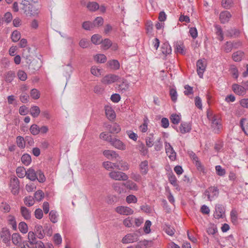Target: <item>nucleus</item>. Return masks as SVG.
I'll use <instances>...</instances> for the list:
<instances>
[{
	"label": "nucleus",
	"instance_id": "nucleus-10",
	"mask_svg": "<svg viewBox=\"0 0 248 248\" xmlns=\"http://www.w3.org/2000/svg\"><path fill=\"white\" fill-rule=\"evenodd\" d=\"M119 77L115 75L109 74L105 76L101 79V82L104 84H110L117 81Z\"/></svg>",
	"mask_w": 248,
	"mask_h": 248
},
{
	"label": "nucleus",
	"instance_id": "nucleus-48",
	"mask_svg": "<svg viewBox=\"0 0 248 248\" xmlns=\"http://www.w3.org/2000/svg\"><path fill=\"white\" fill-rule=\"evenodd\" d=\"M49 219L50 221L54 223L57 222L58 221V215L57 212L54 210H51L49 212Z\"/></svg>",
	"mask_w": 248,
	"mask_h": 248
},
{
	"label": "nucleus",
	"instance_id": "nucleus-37",
	"mask_svg": "<svg viewBox=\"0 0 248 248\" xmlns=\"http://www.w3.org/2000/svg\"><path fill=\"white\" fill-rule=\"evenodd\" d=\"M146 145L148 147H151L153 146L155 138L153 133L150 134L146 138Z\"/></svg>",
	"mask_w": 248,
	"mask_h": 248
},
{
	"label": "nucleus",
	"instance_id": "nucleus-35",
	"mask_svg": "<svg viewBox=\"0 0 248 248\" xmlns=\"http://www.w3.org/2000/svg\"><path fill=\"white\" fill-rule=\"evenodd\" d=\"M28 239L29 242L31 245H34L35 243H37L36 234L33 232L30 231L28 232Z\"/></svg>",
	"mask_w": 248,
	"mask_h": 248
},
{
	"label": "nucleus",
	"instance_id": "nucleus-64",
	"mask_svg": "<svg viewBox=\"0 0 248 248\" xmlns=\"http://www.w3.org/2000/svg\"><path fill=\"white\" fill-rule=\"evenodd\" d=\"M104 20L101 17H96L93 22V26L94 27H99L103 25Z\"/></svg>",
	"mask_w": 248,
	"mask_h": 248
},
{
	"label": "nucleus",
	"instance_id": "nucleus-11",
	"mask_svg": "<svg viewBox=\"0 0 248 248\" xmlns=\"http://www.w3.org/2000/svg\"><path fill=\"white\" fill-rule=\"evenodd\" d=\"M148 161L145 160L141 161L139 165V169L140 174L143 176L146 175L149 170Z\"/></svg>",
	"mask_w": 248,
	"mask_h": 248
},
{
	"label": "nucleus",
	"instance_id": "nucleus-44",
	"mask_svg": "<svg viewBox=\"0 0 248 248\" xmlns=\"http://www.w3.org/2000/svg\"><path fill=\"white\" fill-rule=\"evenodd\" d=\"M18 229L20 232L23 234L26 233L28 231V225L24 222H21L19 223Z\"/></svg>",
	"mask_w": 248,
	"mask_h": 248
},
{
	"label": "nucleus",
	"instance_id": "nucleus-31",
	"mask_svg": "<svg viewBox=\"0 0 248 248\" xmlns=\"http://www.w3.org/2000/svg\"><path fill=\"white\" fill-rule=\"evenodd\" d=\"M162 53L165 55H167L171 52V48L170 45L168 43H164L161 47Z\"/></svg>",
	"mask_w": 248,
	"mask_h": 248
},
{
	"label": "nucleus",
	"instance_id": "nucleus-22",
	"mask_svg": "<svg viewBox=\"0 0 248 248\" xmlns=\"http://www.w3.org/2000/svg\"><path fill=\"white\" fill-rule=\"evenodd\" d=\"M34 231L36 233L37 237L40 239H43L45 236V233L42 225L37 224L35 226Z\"/></svg>",
	"mask_w": 248,
	"mask_h": 248
},
{
	"label": "nucleus",
	"instance_id": "nucleus-19",
	"mask_svg": "<svg viewBox=\"0 0 248 248\" xmlns=\"http://www.w3.org/2000/svg\"><path fill=\"white\" fill-rule=\"evenodd\" d=\"M191 129V125L190 123L183 122L181 124L179 127V131L182 134L188 133Z\"/></svg>",
	"mask_w": 248,
	"mask_h": 248
},
{
	"label": "nucleus",
	"instance_id": "nucleus-17",
	"mask_svg": "<svg viewBox=\"0 0 248 248\" xmlns=\"http://www.w3.org/2000/svg\"><path fill=\"white\" fill-rule=\"evenodd\" d=\"M232 16L228 11H223L220 13L219 15V19L221 23L224 24L228 22Z\"/></svg>",
	"mask_w": 248,
	"mask_h": 248
},
{
	"label": "nucleus",
	"instance_id": "nucleus-6",
	"mask_svg": "<svg viewBox=\"0 0 248 248\" xmlns=\"http://www.w3.org/2000/svg\"><path fill=\"white\" fill-rule=\"evenodd\" d=\"M139 235L136 233H129L125 235L122 240L123 244H129L138 241Z\"/></svg>",
	"mask_w": 248,
	"mask_h": 248
},
{
	"label": "nucleus",
	"instance_id": "nucleus-55",
	"mask_svg": "<svg viewBox=\"0 0 248 248\" xmlns=\"http://www.w3.org/2000/svg\"><path fill=\"white\" fill-rule=\"evenodd\" d=\"M15 77V73L14 72L10 71L6 73L5 75V80L7 82H11Z\"/></svg>",
	"mask_w": 248,
	"mask_h": 248
},
{
	"label": "nucleus",
	"instance_id": "nucleus-27",
	"mask_svg": "<svg viewBox=\"0 0 248 248\" xmlns=\"http://www.w3.org/2000/svg\"><path fill=\"white\" fill-rule=\"evenodd\" d=\"M38 0H22L21 4L23 6L22 9L24 10L25 12L27 11V8L28 6L36 4Z\"/></svg>",
	"mask_w": 248,
	"mask_h": 248
},
{
	"label": "nucleus",
	"instance_id": "nucleus-25",
	"mask_svg": "<svg viewBox=\"0 0 248 248\" xmlns=\"http://www.w3.org/2000/svg\"><path fill=\"white\" fill-rule=\"evenodd\" d=\"M63 69L64 76L66 77L69 78L73 71L74 68L71 63H69L67 65H64L63 66Z\"/></svg>",
	"mask_w": 248,
	"mask_h": 248
},
{
	"label": "nucleus",
	"instance_id": "nucleus-45",
	"mask_svg": "<svg viewBox=\"0 0 248 248\" xmlns=\"http://www.w3.org/2000/svg\"><path fill=\"white\" fill-rule=\"evenodd\" d=\"M101 43V47L105 50L108 49L112 46V42L108 39H105Z\"/></svg>",
	"mask_w": 248,
	"mask_h": 248
},
{
	"label": "nucleus",
	"instance_id": "nucleus-63",
	"mask_svg": "<svg viewBox=\"0 0 248 248\" xmlns=\"http://www.w3.org/2000/svg\"><path fill=\"white\" fill-rule=\"evenodd\" d=\"M222 5L225 9H230L233 5L232 0H222Z\"/></svg>",
	"mask_w": 248,
	"mask_h": 248
},
{
	"label": "nucleus",
	"instance_id": "nucleus-30",
	"mask_svg": "<svg viewBox=\"0 0 248 248\" xmlns=\"http://www.w3.org/2000/svg\"><path fill=\"white\" fill-rule=\"evenodd\" d=\"M26 140L20 136H18L16 138V143L17 146L20 149H24L26 146Z\"/></svg>",
	"mask_w": 248,
	"mask_h": 248
},
{
	"label": "nucleus",
	"instance_id": "nucleus-13",
	"mask_svg": "<svg viewBox=\"0 0 248 248\" xmlns=\"http://www.w3.org/2000/svg\"><path fill=\"white\" fill-rule=\"evenodd\" d=\"M27 11L25 12L26 14H29L31 16H37L39 13V7L36 4H32L28 6Z\"/></svg>",
	"mask_w": 248,
	"mask_h": 248
},
{
	"label": "nucleus",
	"instance_id": "nucleus-12",
	"mask_svg": "<svg viewBox=\"0 0 248 248\" xmlns=\"http://www.w3.org/2000/svg\"><path fill=\"white\" fill-rule=\"evenodd\" d=\"M225 215V209L221 204H217L215 206V212H214V217L216 218L219 219L223 218Z\"/></svg>",
	"mask_w": 248,
	"mask_h": 248
},
{
	"label": "nucleus",
	"instance_id": "nucleus-47",
	"mask_svg": "<svg viewBox=\"0 0 248 248\" xmlns=\"http://www.w3.org/2000/svg\"><path fill=\"white\" fill-rule=\"evenodd\" d=\"M130 178L137 183H140L142 180L141 174L137 172H132L130 174Z\"/></svg>",
	"mask_w": 248,
	"mask_h": 248
},
{
	"label": "nucleus",
	"instance_id": "nucleus-18",
	"mask_svg": "<svg viewBox=\"0 0 248 248\" xmlns=\"http://www.w3.org/2000/svg\"><path fill=\"white\" fill-rule=\"evenodd\" d=\"M105 110L106 116L109 120H112L115 118V112L110 106H106Z\"/></svg>",
	"mask_w": 248,
	"mask_h": 248
},
{
	"label": "nucleus",
	"instance_id": "nucleus-20",
	"mask_svg": "<svg viewBox=\"0 0 248 248\" xmlns=\"http://www.w3.org/2000/svg\"><path fill=\"white\" fill-rule=\"evenodd\" d=\"M26 176L31 181H34L37 178V171L31 168H29L26 171Z\"/></svg>",
	"mask_w": 248,
	"mask_h": 248
},
{
	"label": "nucleus",
	"instance_id": "nucleus-53",
	"mask_svg": "<svg viewBox=\"0 0 248 248\" xmlns=\"http://www.w3.org/2000/svg\"><path fill=\"white\" fill-rule=\"evenodd\" d=\"M217 174L220 176H223L226 174V170L222 168L220 165H217L215 167Z\"/></svg>",
	"mask_w": 248,
	"mask_h": 248
},
{
	"label": "nucleus",
	"instance_id": "nucleus-14",
	"mask_svg": "<svg viewBox=\"0 0 248 248\" xmlns=\"http://www.w3.org/2000/svg\"><path fill=\"white\" fill-rule=\"evenodd\" d=\"M110 143L112 146L118 150H124L126 149L125 145L119 139L113 138L110 140Z\"/></svg>",
	"mask_w": 248,
	"mask_h": 248
},
{
	"label": "nucleus",
	"instance_id": "nucleus-57",
	"mask_svg": "<svg viewBox=\"0 0 248 248\" xmlns=\"http://www.w3.org/2000/svg\"><path fill=\"white\" fill-rule=\"evenodd\" d=\"M100 138L110 143V140L112 139L111 136L106 132H102L100 134Z\"/></svg>",
	"mask_w": 248,
	"mask_h": 248
},
{
	"label": "nucleus",
	"instance_id": "nucleus-38",
	"mask_svg": "<svg viewBox=\"0 0 248 248\" xmlns=\"http://www.w3.org/2000/svg\"><path fill=\"white\" fill-rule=\"evenodd\" d=\"M87 8L91 11L94 12L99 8V4L96 2H89L87 5Z\"/></svg>",
	"mask_w": 248,
	"mask_h": 248
},
{
	"label": "nucleus",
	"instance_id": "nucleus-16",
	"mask_svg": "<svg viewBox=\"0 0 248 248\" xmlns=\"http://www.w3.org/2000/svg\"><path fill=\"white\" fill-rule=\"evenodd\" d=\"M232 88L233 92L239 95H244L246 93V89L242 86L234 84L232 85Z\"/></svg>",
	"mask_w": 248,
	"mask_h": 248
},
{
	"label": "nucleus",
	"instance_id": "nucleus-4",
	"mask_svg": "<svg viewBox=\"0 0 248 248\" xmlns=\"http://www.w3.org/2000/svg\"><path fill=\"white\" fill-rule=\"evenodd\" d=\"M204 194L209 201H212L218 196L219 190L217 187L210 186L205 191Z\"/></svg>",
	"mask_w": 248,
	"mask_h": 248
},
{
	"label": "nucleus",
	"instance_id": "nucleus-7",
	"mask_svg": "<svg viewBox=\"0 0 248 248\" xmlns=\"http://www.w3.org/2000/svg\"><path fill=\"white\" fill-rule=\"evenodd\" d=\"M10 187L12 193L14 195L18 193L19 189V182L17 177H13L11 179Z\"/></svg>",
	"mask_w": 248,
	"mask_h": 248
},
{
	"label": "nucleus",
	"instance_id": "nucleus-46",
	"mask_svg": "<svg viewBox=\"0 0 248 248\" xmlns=\"http://www.w3.org/2000/svg\"><path fill=\"white\" fill-rule=\"evenodd\" d=\"M25 204L28 206H31L34 204V199L31 196L25 197L24 199Z\"/></svg>",
	"mask_w": 248,
	"mask_h": 248
},
{
	"label": "nucleus",
	"instance_id": "nucleus-34",
	"mask_svg": "<svg viewBox=\"0 0 248 248\" xmlns=\"http://www.w3.org/2000/svg\"><path fill=\"white\" fill-rule=\"evenodd\" d=\"M124 186L129 190L137 191L139 189L138 185L132 181H128L124 183Z\"/></svg>",
	"mask_w": 248,
	"mask_h": 248
},
{
	"label": "nucleus",
	"instance_id": "nucleus-5",
	"mask_svg": "<svg viewBox=\"0 0 248 248\" xmlns=\"http://www.w3.org/2000/svg\"><path fill=\"white\" fill-rule=\"evenodd\" d=\"M196 65L197 74L200 78H202L206 68V61L204 59L199 60L197 62Z\"/></svg>",
	"mask_w": 248,
	"mask_h": 248
},
{
	"label": "nucleus",
	"instance_id": "nucleus-52",
	"mask_svg": "<svg viewBox=\"0 0 248 248\" xmlns=\"http://www.w3.org/2000/svg\"><path fill=\"white\" fill-rule=\"evenodd\" d=\"M230 216L232 222L233 224L236 223L238 219L237 211L234 209H232L230 213Z\"/></svg>",
	"mask_w": 248,
	"mask_h": 248
},
{
	"label": "nucleus",
	"instance_id": "nucleus-21",
	"mask_svg": "<svg viewBox=\"0 0 248 248\" xmlns=\"http://www.w3.org/2000/svg\"><path fill=\"white\" fill-rule=\"evenodd\" d=\"M12 243L15 246H19L22 243V237L18 233H14L11 235Z\"/></svg>",
	"mask_w": 248,
	"mask_h": 248
},
{
	"label": "nucleus",
	"instance_id": "nucleus-24",
	"mask_svg": "<svg viewBox=\"0 0 248 248\" xmlns=\"http://www.w3.org/2000/svg\"><path fill=\"white\" fill-rule=\"evenodd\" d=\"M20 212L22 216L26 220L30 219L31 217V212L24 206H21L20 208Z\"/></svg>",
	"mask_w": 248,
	"mask_h": 248
},
{
	"label": "nucleus",
	"instance_id": "nucleus-26",
	"mask_svg": "<svg viewBox=\"0 0 248 248\" xmlns=\"http://www.w3.org/2000/svg\"><path fill=\"white\" fill-rule=\"evenodd\" d=\"M129 83L125 79H123L122 82L119 86V89L121 93H124L128 90Z\"/></svg>",
	"mask_w": 248,
	"mask_h": 248
},
{
	"label": "nucleus",
	"instance_id": "nucleus-9",
	"mask_svg": "<svg viewBox=\"0 0 248 248\" xmlns=\"http://www.w3.org/2000/svg\"><path fill=\"white\" fill-rule=\"evenodd\" d=\"M115 211L122 215H130L134 213V211L129 207L124 206H119L115 208Z\"/></svg>",
	"mask_w": 248,
	"mask_h": 248
},
{
	"label": "nucleus",
	"instance_id": "nucleus-32",
	"mask_svg": "<svg viewBox=\"0 0 248 248\" xmlns=\"http://www.w3.org/2000/svg\"><path fill=\"white\" fill-rule=\"evenodd\" d=\"M21 160L24 165L29 166L31 162V156L28 154H24L22 155Z\"/></svg>",
	"mask_w": 248,
	"mask_h": 248
},
{
	"label": "nucleus",
	"instance_id": "nucleus-58",
	"mask_svg": "<svg viewBox=\"0 0 248 248\" xmlns=\"http://www.w3.org/2000/svg\"><path fill=\"white\" fill-rule=\"evenodd\" d=\"M37 178L36 180H37L40 183H44L46 180L44 173L41 170L37 171Z\"/></svg>",
	"mask_w": 248,
	"mask_h": 248
},
{
	"label": "nucleus",
	"instance_id": "nucleus-41",
	"mask_svg": "<svg viewBox=\"0 0 248 248\" xmlns=\"http://www.w3.org/2000/svg\"><path fill=\"white\" fill-rule=\"evenodd\" d=\"M26 170L24 167H19L16 170V173L18 177L22 178L26 175Z\"/></svg>",
	"mask_w": 248,
	"mask_h": 248
},
{
	"label": "nucleus",
	"instance_id": "nucleus-15",
	"mask_svg": "<svg viewBox=\"0 0 248 248\" xmlns=\"http://www.w3.org/2000/svg\"><path fill=\"white\" fill-rule=\"evenodd\" d=\"M103 154L108 159L112 160L119 157V155L116 153V152L113 150H105L104 151Z\"/></svg>",
	"mask_w": 248,
	"mask_h": 248
},
{
	"label": "nucleus",
	"instance_id": "nucleus-8",
	"mask_svg": "<svg viewBox=\"0 0 248 248\" xmlns=\"http://www.w3.org/2000/svg\"><path fill=\"white\" fill-rule=\"evenodd\" d=\"M165 148L166 153L170 159L171 160H174L176 158V153L174 151L173 147L170 144L166 141L165 142Z\"/></svg>",
	"mask_w": 248,
	"mask_h": 248
},
{
	"label": "nucleus",
	"instance_id": "nucleus-62",
	"mask_svg": "<svg viewBox=\"0 0 248 248\" xmlns=\"http://www.w3.org/2000/svg\"><path fill=\"white\" fill-rule=\"evenodd\" d=\"M91 72L93 75L98 77L101 74V69L95 66H93L91 69Z\"/></svg>",
	"mask_w": 248,
	"mask_h": 248
},
{
	"label": "nucleus",
	"instance_id": "nucleus-51",
	"mask_svg": "<svg viewBox=\"0 0 248 248\" xmlns=\"http://www.w3.org/2000/svg\"><path fill=\"white\" fill-rule=\"evenodd\" d=\"M34 197L36 201L40 202L44 198V193L42 190H39L35 192Z\"/></svg>",
	"mask_w": 248,
	"mask_h": 248
},
{
	"label": "nucleus",
	"instance_id": "nucleus-28",
	"mask_svg": "<svg viewBox=\"0 0 248 248\" xmlns=\"http://www.w3.org/2000/svg\"><path fill=\"white\" fill-rule=\"evenodd\" d=\"M107 128L111 133H118L121 131L120 126L116 124L108 125Z\"/></svg>",
	"mask_w": 248,
	"mask_h": 248
},
{
	"label": "nucleus",
	"instance_id": "nucleus-61",
	"mask_svg": "<svg viewBox=\"0 0 248 248\" xmlns=\"http://www.w3.org/2000/svg\"><path fill=\"white\" fill-rule=\"evenodd\" d=\"M170 121L173 124H178L181 120L180 115L176 114H172L170 116Z\"/></svg>",
	"mask_w": 248,
	"mask_h": 248
},
{
	"label": "nucleus",
	"instance_id": "nucleus-3",
	"mask_svg": "<svg viewBox=\"0 0 248 248\" xmlns=\"http://www.w3.org/2000/svg\"><path fill=\"white\" fill-rule=\"evenodd\" d=\"M11 235L10 232L7 228H3L0 231V239L2 242L7 246H10L11 244Z\"/></svg>",
	"mask_w": 248,
	"mask_h": 248
},
{
	"label": "nucleus",
	"instance_id": "nucleus-23",
	"mask_svg": "<svg viewBox=\"0 0 248 248\" xmlns=\"http://www.w3.org/2000/svg\"><path fill=\"white\" fill-rule=\"evenodd\" d=\"M7 223L10 225L13 230H17V223L15 217L11 215H9L7 217Z\"/></svg>",
	"mask_w": 248,
	"mask_h": 248
},
{
	"label": "nucleus",
	"instance_id": "nucleus-49",
	"mask_svg": "<svg viewBox=\"0 0 248 248\" xmlns=\"http://www.w3.org/2000/svg\"><path fill=\"white\" fill-rule=\"evenodd\" d=\"M30 131L32 135H37L40 133L39 127L36 124H32L30 128Z\"/></svg>",
	"mask_w": 248,
	"mask_h": 248
},
{
	"label": "nucleus",
	"instance_id": "nucleus-33",
	"mask_svg": "<svg viewBox=\"0 0 248 248\" xmlns=\"http://www.w3.org/2000/svg\"><path fill=\"white\" fill-rule=\"evenodd\" d=\"M40 113V109L37 106H33L30 109V114L33 118H36Z\"/></svg>",
	"mask_w": 248,
	"mask_h": 248
},
{
	"label": "nucleus",
	"instance_id": "nucleus-60",
	"mask_svg": "<svg viewBox=\"0 0 248 248\" xmlns=\"http://www.w3.org/2000/svg\"><path fill=\"white\" fill-rule=\"evenodd\" d=\"M91 41L92 43L95 45L99 44L102 41L101 37L98 34H94L91 38Z\"/></svg>",
	"mask_w": 248,
	"mask_h": 248
},
{
	"label": "nucleus",
	"instance_id": "nucleus-59",
	"mask_svg": "<svg viewBox=\"0 0 248 248\" xmlns=\"http://www.w3.org/2000/svg\"><path fill=\"white\" fill-rule=\"evenodd\" d=\"M170 94L172 101L173 102H175L177 100V93L176 90L174 88H172L170 91Z\"/></svg>",
	"mask_w": 248,
	"mask_h": 248
},
{
	"label": "nucleus",
	"instance_id": "nucleus-2",
	"mask_svg": "<svg viewBox=\"0 0 248 248\" xmlns=\"http://www.w3.org/2000/svg\"><path fill=\"white\" fill-rule=\"evenodd\" d=\"M109 177L116 181H127L128 175L124 172L120 171H111L108 174Z\"/></svg>",
	"mask_w": 248,
	"mask_h": 248
},
{
	"label": "nucleus",
	"instance_id": "nucleus-43",
	"mask_svg": "<svg viewBox=\"0 0 248 248\" xmlns=\"http://www.w3.org/2000/svg\"><path fill=\"white\" fill-rule=\"evenodd\" d=\"M109 66L111 69L117 70L120 68V63L117 60H113L108 62Z\"/></svg>",
	"mask_w": 248,
	"mask_h": 248
},
{
	"label": "nucleus",
	"instance_id": "nucleus-50",
	"mask_svg": "<svg viewBox=\"0 0 248 248\" xmlns=\"http://www.w3.org/2000/svg\"><path fill=\"white\" fill-rule=\"evenodd\" d=\"M94 60L99 63H104L107 61L106 56L102 54H97L94 56Z\"/></svg>",
	"mask_w": 248,
	"mask_h": 248
},
{
	"label": "nucleus",
	"instance_id": "nucleus-36",
	"mask_svg": "<svg viewBox=\"0 0 248 248\" xmlns=\"http://www.w3.org/2000/svg\"><path fill=\"white\" fill-rule=\"evenodd\" d=\"M149 122V120L147 117H145L143 118V123L139 127V129L141 132L145 133L147 131Z\"/></svg>",
	"mask_w": 248,
	"mask_h": 248
},
{
	"label": "nucleus",
	"instance_id": "nucleus-1",
	"mask_svg": "<svg viewBox=\"0 0 248 248\" xmlns=\"http://www.w3.org/2000/svg\"><path fill=\"white\" fill-rule=\"evenodd\" d=\"M207 117L211 122V127L214 133H219L222 128L221 120L220 117L210 111L207 112Z\"/></svg>",
	"mask_w": 248,
	"mask_h": 248
},
{
	"label": "nucleus",
	"instance_id": "nucleus-40",
	"mask_svg": "<svg viewBox=\"0 0 248 248\" xmlns=\"http://www.w3.org/2000/svg\"><path fill=\"white\" fill-rule=\"evenodd\" d=\"M244 53L241 51H238L233 53L232 58L235 62H240L241 61Z\"/></svg>",
	"mask_w": 248,
	"mask_h": 248
},
{
	"label": "nucleus",
	"instance_id": "nucleus-29",
	"mask_svg": "<svg viewBox=\"0 0 248 248\" xmlns=\"http://www.w3.org/2000/svg\"><path fill=\"white\" fill-rule=\"evenodd\" d=\"M124 183H115L113 184V187L114 190L118 193L121 194L124 192Z\"/></svg>",
	"mask_w": 248,
	"mask_h": 248
},
{
	"label": "nucleus",
	"instance_id": "nucleus-42",
	"mask_svg": "<svg viewBox=\"0 0 248 248\" xmlns=\"http://www.w3.org/2000/svg\"><path fill=\"white\" fill-rule=\"evenodd\" d=\"M215 28L216 34L218 36V39L220 41H222L224 39V37L223 31L220 26L216 25L215 26Z\"/></svg>",
	"mask_w": 248,
	"mask_h": 248
},
{
	"label": "nucleus",
	"instance_id": "nucleus-39",
	"mask_svg": "<svg viewBox=\"0 0 248 248\" xmlns=\"http://www.w3.org/2000/svg\"><path fill=\"white\" fill-rule=\"evenodd\" d=\"M11 39L14 42H17L21 38V33L17 30L13 31L11 34Z\"/></svg>",
	"mask_w": 248,
	"mask_h": 248
},
{
	"label": "nucleus",
	"instance_id": "nucleus-56",
	"mask_svg": "<svg viewBox=\"0 0 248 248\" xmlns=\"http://www.w3.org/2000/svg\"><path fill=\"white\" fill-rule=\"evenodd\" d=\"M125 201L129 204L132 203H136L137 202L138 199L135 195H129L126 197Z\"/></svg>",
	"mask_w": 248,
	"mask_h": 248
},
{
	"label": "nucleus",
	"instance_id": "nucleus-54",
	"mask_svg": "<svg viewBox=\"0 0 248 248\" xmlns=\"http://www.w3.org/2000/svg\"><path fill=\"white\" fill-rule=\"evenodd\" d=\"M30 95L34 99H38L40 96V92L36 89H33L31 91Z\"/></svg>",
	"mask_w": 248,
	"mask_h": 248
}]
</instances>
